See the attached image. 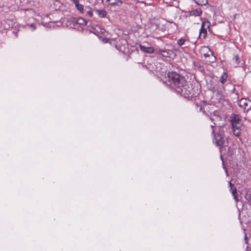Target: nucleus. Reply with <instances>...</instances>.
<instances>
[{
  "instance_id": "1",
  "label": "nucleus",
  "mask_w": 251,
  "mask_h": 251,
  "mask_svg": "<svg viewBox=\"0 0 251 251\" xmlns=\"http://www.w3.org/2000/svg\"><path fill=\"white\" fill-rule=\"evenodd\" d=\"M168 78L175 90L185 98L195 97L199 92V89L193 87L183 75L175 72H169Z\"/></svg>"
},
{
  "instance_id": "2",
  "label": "nucleus",
  "mask_w": 251,
  "mask_h": 251,
  "mask_svg": "<svg viewBox=\"0 0 251 251\" xmlns=\"http://www.w3.org/2000/svg\"><path fill=\"white\" fill-rule=\"evenodd\" d=\"M168 78L175 90L185 98L195 97L199 92V89L193 87L183 75L175 72H169Z\"/></svg>"
},
{
  "instance_id": "3",
  "label": "nucleus",
  "mask_w": 251,
  "mask_h": 251,
  "mask_svg": "<svg viewBox=\"0 0 251 251\" xmlns=\"http://www.w3.org/2000/svg\"><path fill=\"white\" fill-rule=\"evenodd\" d=\"M230 121L234 134L238 137L241 133L242 126L240 117L237 114H232L231 115Z\"/></svg>"
},
{
  "instance_id": "4",
  "label": "nucleus",
  "mask_w": 251,
  "mask_h": 251,
  "mask_svg": "<svg viewBox=\"0 0 251 251\" xmlns=\"http://www.w3.org/2000/svg\"><path fill=\"white\" fill-rule=\"evenodd\" d=\"M155 53L162 55L164 57L174 58L176 56L175 52L173 50L169 49H156Z\"/></svg>"
},
{
  "instance_id": "5",
  "label": "nucleus",
  "mask_w": 251,
  "mask_h": 251,
  "mask_svg": "<svg viewBox=\"0 0 251 251\" xmlns=\"http://www.w3.org/2000/svg\"><path fill=\"white\" fill-rule=\"evenodd\" d=\"M238 104L245 111H248L251 109V100L247 99H241L239 101Z\"/></svg>"
},
{
  "instance_id": "6",
  "label": "nucleus",
  "mask_w": 251,
  "mask_h": 251,
  "mask_svg": "<svg viewBox=\"0 0 251 251\" xmlns=\"http://www.w3.org/2000/svg\"><path fill=\"white\" fill-rule=\"evenodd\" d=\"M205 25L207 26V28H209L210 23L206 22H203L202 23L199 36L200 37L202 38H205L207 35L206 29L205 28Z\"/></svg>"
},
{
  "instance_id": "7",
  "label": "nucleus",
  "mask_w": 251,
  "mask_h": 251,
  "mask_svg": "<svg viewBox=\"0 0 251 251\" xmlns=\"http://www.w3.org/2000/svg\"><path fill=\"white\" fill-rule=\"evenodd\" d=\"M139 48L141 51L146 53H152L154 52H155V50H154V48L152 47H145L143 45H140Z\"/></svg>"
},
{
  "instance_id": "8",
  "label": "nucleus",
  "mask_w": 251,
  "mask_h": 251,
  "mask_svg": "<svg viewBox=\"0 0 251 251\" xmlns=\"http://www.w3.org/2000/svg\"><path fill=\"white\" fill-rule=\"evenodd\" d=\"M215 142L218 146H221L223 144V138L220 135H215Z\"/></svg>"
},
{
  "instance_id": "9",
  "label": "nucleus",
  "mask_w": 251,
  "mask_h": 251,
  "mask_svg": "<svg viewBox=\"0 0 251 251\" xmlns=\"http://www.w3.org/2000/svg\"><path fill=\"white\" fill-rule=\"evenodd\" d=\"M98 16L100 18H105L107 15V12L105 10L94 9Z\"/></svg>"
},
{
  "instance_id": "10",
  "label": "nucleus",
  "mask_w": 251,
  "mask_h": 251,
  "mask_svg": "<svg viewBox=\"0 0 251 251\" xmlns=\"http://www.w3.org/2000/svg\"><path fill=\"white\" fill-rule=\"evenodd\" d=\"M202 13L201 9L198 8L195 10H193L190 12V15L194 16H199Z\"/></svg>"
},
{
  "instance_id": "11",
  "label": "nucleus",
  "mask_w": 251,
  "mask_h": 251,
  "mask_svg": "<svg viewBox=\"0 0 251 251\" xmlns=\"http://www.w3.org/2000/svg\"><path fill=\"white\" fill-rule=\"evenodd\" d=\"M74 22L78 25H85L87 24L86 21L82 18H78L77 19H74Z\"/></svg>"
},
{
  "instance_id": "12",
  "label": "nucleus",
  "mask_w": 251,
  "mask_h": 251,
  "mask_svg": "<svg viewBox=\"0 0 251 251\" xmlns=\"http://www.w3.org/2000/svg\"><path fill=\"white\" fill-rule=\"evenodd\" d=\"M231 192L233 196L234 199L236 202H238V195L237 192V189L235 187H231L230 189Z\"/></svg>"
},
{
  "instance_id": "13",
  "label": "nucleus",
  "mask_w": 251,
  "mask_h": 251,
  "mask_svg": "<svg viewBox=\"0 0 251 251\" xmlns=\"http://www.w3.org/2000/svg\"><path fill=\"white\" fill-rule=\"evenodd\" d=\"M227 77V75L226 73L224 72L220 77L221 82L223 84L226 81Z\"/></svg>"
},
{
  "instance_id": "14",
  "label": "nucleus",
  "mask_w": 251,
  "mask_h": 251,
  "mask_svg": "<svg viewBox=\"0 0 251 251\" xmlns=\"http://www.w3.org/2000/svg\"><path fill=\"white\" fill-rule=\"evenodd\" d=\"M75 7L76 9L81 13H83L84 12V7L82 4H81L80 3L77 4L75 5Z\"/></svg>"
},
{
  "instance_id": "15",
  "label": "nucleus",
  "mask_w": 251,
  "mask_h": 251,
  "mask_svg": "<svg viewBox=\"0 0 251 251\" xmlns=\"http://www.w3.org/2000/svg\"><path fill=\"white\" fill-rule=\"evenodd\" d=\"M245 198L248 201V202L251 205V195L247 193L245 196Z\"/></svg>"
},
{
  "instance_id": "16",
  "label": "nucleus",
  "mask_w": 251,
  "mask_h": 251,
  "mask_svg": "<svg viewBox=\"0 0 251 251\" xmlns=\"http://www.w3.org/2000/svg\"><path fill=\"white\" fill-rule=\"evenodd\" d=\"M185 42V40L184 39L180 38L177 41V43L178 45H179V46H181L184 44Z\"/></svg>"
},
{
  "instance_id": "17",
  "label": "nucleus",
  "mask_w": 251,
  "mask_h": 251,
  "mask_svg": "<svg viewBox=\"0 0 251 251\" xmlns=\"http://www.w3.org/2000/svg\"><path fill=\"white\" fill-rule=\"evenodd\" d=\"M207 2H208L207 0H205L204 1L201 2L199 1L196 2V3L198 5H205L207 3Z\"/></svg>"
},
{
  "instance_id": "18",
  "label": "nucleus",
  "mask_w": 251,
  "mask_h": 251,
  "mask_svg": "<svg viewBox=\"0 0 251 251\" xmlns=\"http://www.w3.org/2000/svg\"><path fill=\"white\" fill-rule=\"evenodd\" d=\"M26 26L29 27H32V28H33V30L36 28L35 25L34 24H27L26 25Z\"/></svg>"
},
{
  "instance_id": "19",
  "label": "nucleus",
  "mask_w": 251,
  "mask_h": 251,
  "mask_svg": "<svg viewBox=\"0 0 251 251\" xmlns=\"http://www.w3.org/2000/svg\"><path fill=\"white\" fill-rule=\"evenodd\" d=\"M86 15H87V16H88L90 17H92L93 15V11L92 10L88 11L86 13Z\"/></svg>"
},
{
  "instance_id": "20",
  "label": "nucleus",
  "mask_w": 251,
  "mask_h": 251,
  "mask_svg": "<svg viewBox=\"0 0 251 251\" xmlns=\"http://www.w3.org/2000/svg\"><path fill=\"white\" fill-rule=\"evenodd\" d=\"M235 57L236 63L237 64H239L240 63V59L239 56L238 55H236Z\"/></svg>"
},
{
  "instance_id": "21",
  "label": "nucleus",
  "mask_w": 251,
  "mask_h": 251,
  "mask_svg": "<svg viewBox=\"0 0 251 251\" xmlns=\"http://www.w3.org/2000/svg\"><path fill=\"white\" fill-rule=\"evenodd\" d=\"M196 106L198 110H199V111H202V108L201 106H199V105L198 103H196Z\"/></svg>"
},
{
  "instance_id": "22",
  "label": "nucleus",
  "mask_w": 251,
  "mask_h": 251,
  "mask_svg": "<svg viewBox=\"0 0 251 251\" xmlns=\"http://www.w3.org/2000/svg\"><path fill=\"white\" fill-rule=\"evenodd\" d=\"M73 2L75 3V6L79 4V0H73Z\"/></svg>"
},
{
  "instance_id": "23",
  "label": "nucleus",
  "mask_w": 251,
  "mask_h": 251,
  "mask_svg": "<svg viewBox=\"0 0 251 251\" xmlns=\"http://www.w3.org/2000/svg\"><path fill=\"white\" fill-rule=\"evenodd\" d=\"M118 2H120V3H121V2L120 1H113V2H110V4L112 5L116 4L118 3Z\"/></svg>"
},
{
  "instance_id": "24",
  "label": "nucleus",
  "mask_w": 251,
  "mask_h": 251,
  "mask_svg": "<svg viewBox=\"0 0 251 251\" xmlns=\"http://www.w3.org/2000/svg\"><path fill=\"white\" fill-rule=\"evenodd\" d=\"M118 2H120V3H121V2L120 1H113V2H110V4L112 5L116 4L118 3Z\"/></svg>"
},
{
  "instance_id": "25",
  "label": "nucleus",
  "mask_w": 251,
  "mask_h": 251,
  "mask_svg": "<svg viewBox=\"0 0 251 251\" xmlns=\"http://www.w3.org/2000/svg\"><path fill=\"white\" fill-rule=\"evenodd\" d=\"M228 183H229V186L230 187V188L231 187H234L233 186V185L231 183V182L230 181H229Z\"/></svg>"
},
{
  "instance_id": "26",
  "label": "nucleus",
  "mask_w": 251,
  "mask_h": 251,
  "mask_svg": "<svg viewBox=\"0 0 251 251\" xmlns=\"http://www.w3.org/2000/svg\"><path fill=\"white\" fill-rule=\"evenodd\" d=\"M207 106H208V105H204V106L203 108L204 109L203 112H205V109L207 108Z\"/></svg>"
},
{
  "instance_id": "27",
  "label": "nucleus",
  "mask_w": 251,
  "mask_h": 251,
  "mask_svg": "<svg viewBox=\"0 0 251 251\" xmlns=\"http://www.w3.org/2000/svg\"><path fill=\"white\" fill-rule=\"evenodd\" d=\"M101 1H102V2H103V0H101ZM107 1H110V0H107Z\"/></svg>"
},
{
  "instance_id": "28",
  "label": "nucleus",
  "mask_w": 251,
  "mask_h": 251,
  "mask_svg": "<svg viewBox=\"0 0 251 251\" xmlns=\"http://www.w3.org/2000/svg\"><path fill=\"white\" fill-rule=\"evenodd\" d=\"M245 240H246V239H247V236H246V235H245Z\"/></svg>"
},
{
  "instance_id": "29",
  "label": "nucleus",
  "mask_w": 251,
  "mask_h": 251,
  "mask_svg": "<svg viewBox=\"0 0 251 251\" xmlns=\"http://www.w3.org/2000/svg\"><path fill=\"white\" fill-rule=\"evenodd\" d=\"M211 126V127H212V128H213L214 126H212V125Z\"/></svg>"
}]
</instances>
